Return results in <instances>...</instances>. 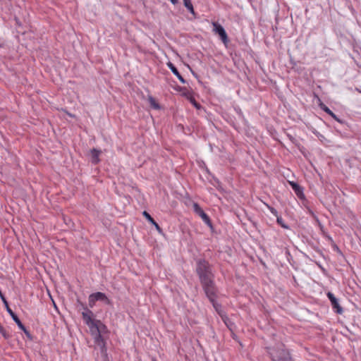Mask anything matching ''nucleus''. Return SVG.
<instances>
[{"instance_id": "f257e3e1", "label": "nucleus", "mask_w": 361, "mask_h": 361, "mask_svg": "<svg viewBox=\"0 0 361 361\" xmlns=\"http://www.w3.org/2000/svg\"><path fill=\"white\" fill-rule=\"evenodd\" d=\"M195 271L204 293L207 291L210 293L209 290L217 288L214 282L212 265L205 259H196Z\"/></svg>"}, {"instance_id": "f03ea898", "label": "nucleus", "mask_w": 361, "mask_h": 361, "mask_svg": "<svg viewBox=\"0 0 361 361\" xmlns=\"http://www.w3.org/2000/svg\"><path fill=\"white\" fill-rule=\"evenodd\" d=\"M271 361H293L289 351L281 344L277 347L267 348Z\"/></svg>"}, {"instance_id": "7ed1b4c3", "label": "nucleus", "mask_w": 361, "mask_h": 361, "mask_svg": "<svg viewBox=\"0 0 361 361\" xmlns=\"http://www.w3.org/2000/svg\"><path fill=\"white\" fill-rule=\"evenodd\" d=\"M78 302L80 304V305L85 310V312L82 313V319L84 320L85 323L88 326L90 330L91 327L95 326V322H97V319H94L92 318L94 316L92 311L89 310L85 304L80 302L79 300H78Z\"/></svg>"}, {"instance_id": "20e7f679", "label": "nucleus", "mask_w": 361, "mask_h": 361, "mask_svg": "<svg viewBox=\"0 0 361 361\" xmlns=\"http://www.w3.org/2000/svg\"><path fill=\"white\" fill-rule=\"evenodd\" d=\"M211 292H205V295L207 298L209 299L210 302L212 304L214 308L217 312H219V311L221 309V305L216 302L217 298V293H218V288L213 289L212 290H210Z\"/></svg>"}, {"instance_id": "39448f33", "label": "nucleus", "mask_w": 361, "mask_h": 361, "mask_svg": "<svg viewBox=\"0 0 361 361\" xmlns=\"http://www.w3.org/2000/svg\"><path fill=\"white\" fill-rule=\"evenodd\" d=\"M193 208L195 212L199 215L203 221L211 228H213L212 221L209 216L203 211L200 206L197 203H194Z\"/></svg>"}, {"instance_id": "423d86ee", "label": "nucleus", "mask_w": 361, "mask_h": 361, "mask_svg": "<svg viewBox=\"0 0 361 361\" xmlns=\"http://www.w3.org/2000/svg\"><path fill=\"white\" fill-rule=\"evenodd\" d=\"M91 334H104L108 333L107 327L105 324H104L100 320L97 319L95 322V326L91 327L90 330Z\"/></svg>"}, {"instance_id": "0eeeda50", "label": "nucleus", "mask_w": 361, "mask_h": 361, "mask_svg": "<svg viewBox=\"0 0 361 361\" xmlns=\"http://www.w3.org/2000/svg\"><path fill=\"white\" fill-rule=\"evenodd\" d=\"M92 335L94 336V342L100 348L101 353L106 355V341L102 334H94Z\"/></svg>"}, {"instance_id": "6e6552de", "label": "nucleus", "mask_w": 361, "mask_h": 361, "mask_svg": "<svg viewBox=\"0 0 361 361\" xmlns=\"http://www.w3.org/2000/svg\"><path fill=\"white\" fill-rule=\"evenodd\" d=\"M214 30L219 35L221 39L224 44L228 42V38L224 28L218 23H213Z\"/></svg>"}, {"instance_id": "1a4fd4ad", "label": "nucleus", "mask_w": 361, "mask_h": 361, "mask_svg": "<svg viewBox=\"0 0 361 361\" xmlns=\"http://www.w3.org/2000/svg\"><path fill=\"white\" fill-rule=\"evenodd\" d=\"M288 183H289L290 185L291 186L292 189L294 190L296 195L300 199L305 198V195L303 193V188L299 184H298L297 183H295L294 181H289Z\"/></svg>"}, {"instance_id": "9d476101", "label": "nucleus", "mask_w": 361, "mask_h": 361, "mask_svg": "<svg viewBox=\"0 0 361 361\" xmlns=\"http://www.w3.org/2000/svg\"><path fill=\"white\" fill-rule=\"evenodd\" d=\"M94 298H95L97 301H102L107 305H111V301L107 298L105 293L102 292H97L92 293Z\"/></svg>"}, {"instance_id": "9b49d317", "label": "nucleus", "mask_w": 361, "mask_h": 361, "mask_svg": "<svg viewBox=\"0 0 361 361\" xmlns=\"http://www.w3.org/2000/svg\"><path fill=\"white\" fill-rule=\"evenodd\" d=\"M167 66L171 71V72L178 78V80L182 83L184 84L186 82V80L183 78V76L180 74L176 67L171 62L169 61V63H167Z\"/></svg>"}, {"instance_id": "f8f14e48", "label": "nucleus", "mask_w": 361, "mask_h": 361, "mask_svg": "<svg viewBox=\"0 0 361 361\" xmlns=\"http://www.w3.org/2000/svg\"><path fill=\"white\" fill-rule=\"evenodd\" d=\"M91 153V161L93 164H97L99 162V155L101 154V150L93 148L90 151Z\"/></svg>"}, {"instance_id": "ddd939ff", "label": "nucleus", "mask_w": 361, "mask_h": 361, "mask_svg": "<svg viewBox=\"0 0 361 361\" xmlns=\"http://www.w3.org/2000/svg\"><path fill=\"white\" fill-rule=\"evenodd\" d=\"M326 295L329 299L331 300L333 307L335 310V312L336 313H338V302L337 298L331 292H328Z\"/></svg>"}, {"instance_id": "4468645a", "label": "nucleus", "mask_w": 361, "mask_h": 361, "mask_svg": "<svg viewBox=\"0 0 361 361\" xmlns=\"http://www.w3.org/2000/svg\"><path fill=\"white\" fill-rule=\"evenodd\" d=\"M142 214L146 218V219H147L152 224H153L155 226L156 229L159 232H161L162 229L161 228V227L159 226V224L154 221V219L151 216V215L147 212L144 211L142 212Z\"/></svg>"}, {"instance_id": "2eb2a0df", "label": "nucleus", "mask_w": 361, "mask_h": 361, "mask_svg": "<svg viewBox=\"0 0 361 361\" xmlns=\"http://www.w3.org/2000/svg\"><path fill=\"white\" fill-rule=\"evenodd\" d=\"M17 325L19 327V329H21L25 333V334L28 340H30V341L33 340L32 335L30 333V331L26 329V327L23 325V324L21 322H20V323L17 324Z\"/></svg>"}, {"instance_id": "dca6fc26", "label": "nucleus", "mask_w": 361, "mask_h": 361, "mask_svg": "<svg viewBox=\"0 0 361 361\" xmlns=\"http://www.w3.org/2000/svg\"><path fill=\"white\" fill-rule=\"evenodd\" d=\"M183 1L184 6L188 10V11L195 16V13L194 8H193L192 4L191 2V0H183Z\"/></svg>"}, {"instance_id": "f3484780", "label": "nucleus", "mask_w": 361, "mask_h": 361, "mask_svg": "<svg viewBox=\"0 0 361 361\" xmlns=\"http://www.w3.org/2000/svg\"><path fill=\"white\" fill-rule=\"evenodd\" d=\"M148 100H149L151 107H152L154 109H160V106H159V103L156 101V99L153 97L149 96Z\"/></svg>"}, {"instance_id": "a211bd4d", "label": "nucleus", "mask_w": 361, "mask_h": 361, "mask_svg": "<svg viewBox=\"0 0 361 361\" xmlns=\"http://www.w3.org/2000/svg\"><path fill=\"white\" fill-rule=\"evenodd\" d=\"M323 107L322 109L326 112L328 114L331 115L335 120L338 121V117L335 115L327 106H326L325 105L322 104Z\"/></svg>"}, {"instance_id": "6ab92c4d", "label": "nucleus", "mask_w": 361, "mask_h": 361, "mask_svg": "<svg viewBox=\"0 0 361 361\" xmlns=\"http://www.w3.org/2000/svg\"><path fill=\"white\" fill-rule=\"evenodd\" d=\"M188 98L190 100V102L194 105V106H195L197 109H199L201 108V105L195 100V99L192 95H190L189 97H188Z\"/></svg>"}, {"instance_id": "aec40b11", "label": "nucleus", "mask_w": 361, "mask_h": 361, "mask_svg": "<svg viewBox=\"0 0 361 361\" xmlns=\"http://www.w3.org/2000/svg\"><path fill=\"white\" fill-rule=\"evenodd\" d=\"M97 300L95 299V298H94V295L92 294H90L89 295V298H88V303H89V306L90 307H93L96 303Z\"/></svg>"}, {"instance_id": "412c9836", "label": "nucleus", "mask_w": 361, "mask_h": 361, "mask_svg": "<svg viewBox=\"0 0 361 361\" xmlns=\"http://www.w3.org/2000/svg\"><path fill=\"white\" fill-rule=\"evenodd\" d=\"M276 221L277 223L283 228H286L288 229V226L286 225L284 222H283V219L281 218V216H277V219H276Z\"/></svg>"}, {"instance_id": "4be33fe9", "label": "nucleus", "mask_w": 361, "mask_h": 361, "mask_svg": "<svg viewBox=\"0 0 361 361\" xmlns=\"http://www.w3.org/2000/svg\"><path fill=\"white\" fill-rule=\"evenodd\" d=\"M269 208L270 212H271L274 215H275L276 217H277V216H278V212H277V211H276V209H274V207H269Z\"/></svg>"}, {"instance_id": "5701e85b", "label": "nucleus", "mask_w": 361, "mask_h": 361, "mask_svg": "<svg viewBox=\"0 0 361 361\" xmlns=\"http://www.w3.org/2000/svg\"><path fill=\"white\" fill-rule=\"evenodd\" d=\"M170 1L173 4H178V0H170Z\"/></svg>"}, {"instance_id": "b1692460", "label": "nucleus", "mask_w": 361, "mask_h": 361, "mask_svg": "<svg viewBox=\"0 0 361 361\" xmlns=\"http://www.w3.org/2000/svg\"><path fill=\"white\" fill-rule=\"evenodd\" d=\"M288 137H290V139L291 140H294V138H293L292 136L288 135Z\"/></svg>"}, {"instance_id": "393cba45", "label": "nucleus", "mask_w": 361, "mask_h": 361, "mask_svg": "<svg viewBox=\"0 0 361 361\" xmlns=\"http://www.w3.org/2000/svg\"><path fill=\"white\" fill-rule=\"evenodd\" d=\"M152 361H157V360L155 358H153Z\"/></svg>"}, {"instance_id": "a878e982", "label": "nucleus", "mask_w": 361, "mask_h": 361, "mask_svg": "<svg viewBox=\"0 0 361 361\" xmlns=\"http://www.w3.org/2000/svg\"><path fill=\"white\" fill-rule=\"evenodd\" d=\"M341 310H341V308L340 307V309H339L340 314L341 313Z\"/></svg>"}]
</instances>
